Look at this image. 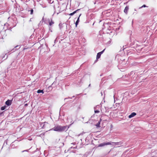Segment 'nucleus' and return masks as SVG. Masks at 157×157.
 Instances as JSON below:
<instances>
[{"mask_svg":"<svg viewBox=\"0 0 157 157\" xmlns=\"http://www.w3.org/2000/svg\"><path fill=\"white\" fill-rule=\"evenodd\" d=\"M67 126H62L60 125H58L56 126H55L52 129V130H53L54 131L59 132H62L65 131L67 130Z\"/></svg>","mask_w":157,"mask_h":157,"instance_id":"nucleus-1","label":"nucleus"},{"mask_svg":"<svg viewBox=\"0 0 157 157\" xmlns=\"http://www.w3.org/2000/svg\"><path fill=\"white\" fill-rule=\"evenodd\" d=\"M114 143H111V142H107V143H103L99 144L98 147H103L105 145H110V144H113Z\"/></svg>","mask_w":157,"mask_h":157,"instance_id":"nucleus-2","label":"nucleus"},{"mask_svg":"<svg viewBox=\"0 0 157 157\" xmlns=\"http://www.w3.org/2000/svg\"><path fill=\"white\" fill-rule=\"evenodd\" d=\"M105 49H104L102 51L98 53L97 54L96 59H99L101 57V55L104 52Z\"/></svg>","mask_w":157,"mask_h":157,"instance_id":"nucleus-3","label":"nucleus"},{"mask_svg":"<svg viewBox=\"0 0 157 157\" xmlns=\"http://www.w3.org/2000/svg\"><path fill=\"white\" fill-rule=\"evenodd\" d=\"M12 103V101L10 100H8L6 102V104L8 105V106L10 105H11Z\"/></svg>","mask_w":157,"mask_h":157,"instance_id":"nucleus-4","label":"nucleus"},{"mask_svg":"<svg viewBox=\"0 0 157 157\" xmlns=\"http://www.w3.org/2000/svg\"><path fill=\"white\" fill-rule=\"evenodd\" d=\"M82 15V14L81 13H80L79 15V16L77 19V21H76V22H75V25H76V26H77V25H78V23L79 21V17H80V16L81 15Z\"/></svg>","mask_w":157,"mask_h":157,"instance_id":"nucleus-5","label":"nucleus"},{"mask_svg":"<svg viewBox=\"0 0 157 157\" xmlns=\"http://www.w3.org/2000/svg\"><path fill=\"white\" fill-rule=\"evenodd\" d=\"M111 143H114L113 144H110V145H121L122 144V143L121 142H111Z\"/></svg>","mask_w":157,"mask_h":157,"instance_id":"nucleus-6","label":"nucleus"},{"mask_svg":"<svg viewBox=\"0 0 157 157\" xmlns=\"http://www.w3.org/2000/svg\"><path fill=\"white\" fill-rule=\"evenodd\" d=\"M136 115V113H134V112H133L132 113H131V114H130L129 116H128V117L129 118H131L133 117H134V116H135Z\"/></svg>","mask_w":157,"mask_h":157,"instance_id":"nucleus-7","label":"nucleus"},{"mask_svg":"<svg viewBox=\"0 0 157 157\" xmlns=\"http://www.w3.org/2000/svg\"><path fill=\"white\" fill-rule=\"evenodd\" d=\"M80 10V9H78L77 10L74 11V12H73V13H71L70 14H69V15H70V16H72L74 14H75V13H76L78 12V11Z\"/></svg>","mask_w":157,"mask_h":157,"instance_id":"nucleus-8","label":"nucleus"},{"mask_svg":"<svg viewBox=\"0 0 157 157\" xmlns=\"http://www.w3.org/2000/svg\"><path fill=\"white\" fill-rule=\"evenodd\" d=\"M48 21L49 25L50 26H52L54 23V21H53L52 20L50 21L49 19H48Z\"/></svg>","mask_w":157,"mask_h":157,"instance_id":"nucleus-9","label":"nucleus"},{"mask_svg":"<svg viewBox=\"0 0 157 157\" xmlns=\"http://www.w3.org/2000/svg\"><path fill=\"white\" fill-rule=\"evenodd\" d=\"M128 9H129V7H128V6H126L125 7V9H124V12L125 13H127V12H128Z\"/></svg>","mask_w":157,"mask_h":157,"instance_id":"nucleus-10","label":"nucleus"},{"mask_svg":"<svg viewBox=\"0 0 157 157\" xmlns=\"http://www.w3.org/2000/svg\"><path fill=\"white\" fill-rule=\"evenodd\" d=\"M101 121V119L100 120V121H99L97 124L96 125V126H97V127H100V123Z\"/></svg>","mask_w":157,"mask_h":157,"instance_id":"nucleus-11","label":"nucleus"},{"mask_svg":"<svg viewBox=\"0 0 157 157\" xmlns=\"http://www.w3.org/2000/svg\"><path fill=\"white\" fill-rule=\"evenodd\" d=\"M100 106L99 105H97L94 108V110H98L100 108Z\"/></svg>","mask_w":157,"mask_h":157,"instance_id":"nucleus-12","label":"nucleus"},{"mask_svg":"<svg viewBox=\"0 0 157 157\" xmlns=\"http://www.w3.org/2000/svg\"><path fill=\"white\" fill-rule=\"evenodd\" d=\"M37 93H42V94H43L44 93V92L43 90H38L37 91Z\"/></svg>","mask_w":157,"mask_h":157,"instance_id":"nucleus-13","label":"nucleus"},{"mask_svg":"<svg viewBox=\"0 0 157 157\" xmlns=\"http://www.w3.org/2000/svg\"><path fill=\"white\" fill-rule=\"evenodd\" d=\"M6 106H2L1 107V109L2 110H3L4 109H5L6 108Z\"/></svg>","mask_w":157,"mask_h":157,"instance_id":"nucleus-14","label":"nucleus"},{"mask_svg":"<svg viewBox=\"0 0 157 157\" xmlns=\"http://www.w3.org/2000/svg\"><path fill=\"white\" fill-rule=\"evenodd\" d=\"M43 125L42 127V128H45V125H46V124H48V123L46 122H44L43 123Z\"/></svg>","mask_w":157,"mask_h":157,"instance_id":"nucleus-15","label":"nucleus"},{"mask_svg":"<svg viewBox=\"0 0 157 157\" xmlns=\"http://www.w3.org/2000/svg\"><path fill=\"white\" fill-rule=\"evenodd\" d=\"M147 7V6L146 5H143L141 7H140L139 8V9H141L142 8H143V7Z\"/></svg>","mask_w":157,"mask_h":157,"instance_id":"nucleus-16","label":"nucleus"},{"mask_svg":"<svg viewBox=\"0 0 157 157\" xmlns=\"http://www.w3.org/2000/svg\"><path fill=\"white\" fill-rule=\"evenodd\" d=\"M100 112L99 111L97 110H94V113H98Z\"/></svg>","mask_w":157,"mask_h":157,"instance_id":"nucleus-17","label":"nucleus"},{"mask_svg":"<svg viewBox=\"0 0 157 157\" xmlns=\"http://www.w3.org/2000/svg\"><path fill=\"white\" fill-rule=\"evenodd\" d=\"M30 14H33V9H31L30 10Z\"/></svg>","mask_w":157,"mask_h":157,"instance_id":"nucleus-18","label":"nucleus"},{"mask_svg":"<svg viewBox=\"0 0 157 157\" xmlns=\"http://www.w3.org/2000/svg\"><path fill=\"white\" fill-rule=\"evenodd\" d=\"M62 24L61 23L59 24V25L60 29H61V26H62Z\"/></svg>","mask_w":157,"mask_h":157,"instance_id":"nucleus-19","label":"nucleus"},{"mask_svg":"<svg viewBox=\"0 0 157 157\" xmlns=\"http://www.w3.org/2000/svg\"><path fill=\"white\" fill-rule=\"evenodd\" d=\"M71 98L69 97L68 98H66L64 99L65 101H66V100L68 99H71Z\"/></svg>","mask_w":157,"mask_h":157,"instance_id":"nucleus-20","label":"nucleus"},{"mask_svg":"<svg viewBox=\"0 0 157 157\" xmlns=\"http://www.w3.org/2000/svg\"><path fill=\"white\" fill-rule=\"evenodd\" d=\"M17 47H19L18 48V49L19 48H20V47H19V45H17L15 47V48H17Z\"/></svg>","mask_w":157,"mask_h":157,"instance_id":"nucleus-21","label":"nucleus"},{"mask_svg":"<svg viewBox=\"0 0 157 157\" xmlns=\"http://www.w3.org/2000/svg\"><path fill=\"white\" fill-rule=\"evenodd\" d=\"M108 24L107 23H105L104 24V25L105 26V25H107Z\"/></svg>","mask_w":157,"mask_h":157,"instance_id":"nucleus-22","label":"nucleus"},{"mask_svg":"<svg viewBox=\"0 0 157 157\" xmlns=\"http://www.w3.org/2000/svg\"><path fill=\"white\" fill-rule=\"evenodd\" d=\"M25 106H26L28 105V104H25Z\"/></svg>","mask_w":157,"mask_h":157,"instance_id":"nucleus-23","label":"nucleus"},{"mask_svg":"<svg viewBox=\"0 0 157 157\" xmlns=\"http://www.w3.org/2000/svg\"><path fill=\"white\" fill-rule=\"evenodd\" d=\"M25 151H28V150H26L23 151H22V152H24Z\"/></svg>","mask_w":157,"mask_h":157,"instance_id":"nucleus-24","label":"nucleus"},{"mask_svg":"<svg viewBox=\"0 0 157 157\" xmlns=\"http://www.w3.org/2000/svg\"><path fill=\"white\" fill-rule=\"evenodd\" d=\"M3 112H2V113H0V115L2 114Z\"/></svg>","mask_w":157,"mask_h":157,"instance_id":"nucleus-25","label":"nucleus"},{"mask_svg":"<svg viewBox=\"0 0 157 157\" xmlns=\"http://www.w3.org/2000/svg\"><path fill=\"white\" fill-rule=\"evenodd\" d=\"M101 95H102V92H101Z\"/></svg>","mask_w":157,"mask_h":157,"instance_id":"nucleus-26","label":"nucleus"},{"mask_svg":"<svg viewBox=\"0 0 157 157\" xmlns=\"http://www.w3.org/2000/svg\"><path fill=\"white\" fill-rule=\"evenodd\" d=\"M53 2V1H52V2H50L51 3H52Z\"/></svg>","mask_w":157,"mask_h":157,"instance_id":"nucleus-27","label":"nucleus"},{"mask_svg":"<svg viewBox=\"0 0 157 157\" xmlns=\"http://www.w3.org/2000/svg\"><path fill=\"white\" fill-rule=\"evenodd\" d=\"M71 144H74V143H71Z\"/></svg>","mask_w":157,"mask_h":157,"instance_id":"nucleus-28","label":"nucleus"},{"mask_svg":"<svg viewBox=\"0 0 157 157\" xmlns=\"http://www.w3.org/2000/svg\"><path fill=\"white\" fill-rule=\"evenodd\" d=\"M49 30H50V27H49Z\"/></svg>","mask_w":157,"mask_h":157,"instance_id":"nucleus-29","label":"nucleus"},{"mask_svg":"<svg viewBox=\"0 0 157 157\" xmlns=\"http://www.w3.org/2000/svg\"><path fill=\"white\" fill-rule=\"evenodd\" d=\"M90 84H89V86H90Z\"/></svg>","mask_w":157,"mask_h":157,"instance_id":"nucleus-30","label":"nucleus"}]
</instances>
